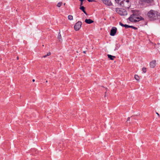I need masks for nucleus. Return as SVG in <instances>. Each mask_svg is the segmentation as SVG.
I'll return each instance as SVG.
<instances>
[{
  "label": "nucleus",
  "mask_w": 160,
  "mask_h": 160,
  "mask_svg": "<svg viewBox=\"0 0 160 160\" xmlns=\"http://www.w3.org/2000/svg\"><path fill=\"white\" fill-rule=\"evenodd\" d=\"M148 16L151 20H155L160 19V13L157 11L151 10L148 13Z\"/></svg>",
  "instance_id": "obj_1"
},
{
  "label": "nucleus",
  "mask_w": 160,
  "mask_h": 160,
  "mask_svg": "<svg viewBox=\"0 0 160 160\" xmlns=\"http://www.w3.org/2000/svg\"><path fill=\"white\" fill-rule=\"evenodd\" d=\"M128 19L131 22H136L141 20H144V18L138 15L136 13L134 12L131 15Z\"/></svg>",
  "instance_id": "obj_2"
},
{
  "label": "nucleus",
  "mask_w": 160,
  "mask_h": 160,
  "mask_svg": "<svg viewBox=\"0 0 160 160\" xmlns=\"http://www.w3.org/2000/svg\"><path fill=\"white\" fill-rule=\"evenodd\" d=\"M118 4L121 6L128 9L129 8L130 6L129 0H123L121 1Z\"/></svg>",
  "instance_id": "obj_3"
},
{
  "label": "nucleus",
  "mask_w": 160,
  "mask_h": 160,
  "mask_svg": "<svg viewBox=\"0 0 160 160\" xmlns=\"http://www.w3.org/2000/svg\"><path fill=\"white\" fill-rule=\"evenodd\" d=\"M116 11L117 13L122 16H125L127 14L126 10L124 9L117 8Z\"/></svg>",
  "instance_id": "obj_4"
},
{
  "label": "nucleus",
  "mask_w": 160,
  "mask_h": 160,
  "mask_svg": "<svg viewBox=\"0 0 160 160\" xmlns=\"http://www.w3.org/2000/svg\"><path fill=\"white\" fill-rule=\"evenodd\" d=\"M82 22L80 21H78L75 24L74 28L76 31L78 30L81 28L82 25Z\"/></svg>",
  "instance_id": "obj_5"
},
{
  "label": "nucleus",
  "mask_w": 160,
  "mask_h": 160,
  "mask_svg": "<svg viewBox=\"0 0 160 160\" xmlns=\"http://www.w3.org/2000/svg\"><path fill=\"white\" fill-rule=\"evenodd\" d=\"M117 31V28L115 27L112 28L110 32V35L112 36H114L116 34Z\"/></svg>",
  "instance_id": "obj_6"
},
{
  "label": "nucleus",
  "mask_w": 160,
  "mask_h": 160,
  "mask_svg": "<svg viewBox=\"0 0 160 160\" xmlns=\"http://www.w3.org/2000/svg\"><path fill=\"white\" fill-rule=\"evenodd\" d=\"M103 2L107 6H110L112 5L111 2L108 0H102Z\"/></svg>",
  "instance_id": "obj_7"
},
{
  "label": "nucleus",
  "mask_w": 160,
  "mask_h": 160,
  "mask_svg": "<svg viewBox=\"0 0 160 160\" xmlns=\"http://www.w3.org/2000/svg\"><path fill=\"white\" fill-rule=\"evenodd\" d=\"M156 61L155 60H153L150 63V66L151 68H153L155 67L156 65Z\"/></svg>",
  "instance_id": "obj_8"
},
{
  "label": "nucleus",
  "mask_w": 160,
  "mask_h": 160,
  "mask_svg": "<svg viewBox=\"0 0 160 160\" xmlns=\"http://www.w3.org/2000/svg\"><path fill=\"white\" fill-rule=\"evenodd\" d=\"M85 22L86 23L88 24H91L93 22V21L90 19H85Z\"/></svg>",
  "instance_id": "obj_9"
},
{
  "label": "nucleus",
  "mask_w": 160,
  "mask_h": 160,
  "mask_svg": "<svg viewBox=\"0 0 160 160\" xmlns=\"http://www.w3.org/2000/svg\"><path fill=\"white\" fill-rule=\"evenodd\" d=\"M108 58H109L111 60H113L114 59V58H115V57L114 56H112L111 55L108 54Z\"/></svg>",
  "instance_id": "obj_10"
},
{
  "label": "nucleus",
  "mask_w": 160,
  "mask_h": 160,
  "mask_svg": "<svg viewBox=\"0 0 160 160\" xmlns=\"http://www.w3.org/2000/svg\"><path fill=\"white\" fill-rule=\"evenodd\" d=\"M61 38L62 37L60 33V32H59V33L58 34V38L60 41H61L62 40Z\"/></svg>",
  "instance_id": "obj_11"
},
{
  "label": "nucleus",
  "mask_w": 160,
  "mask_h": 160,
  "mask_svg": "<svg viewBox=\"0 0 160 160\" xmlns=\"http://www.w3.org/2000/svg\"><path fill=\"white\" fill-rule=\"evenodd\" d=\"M143 1L147 3H150L152 2L153 0H142Z\"/></svg>",
  "instance_id": "obj_12"
},
{
  "label": "nucleus",
  "mask_w": 160,
  "mask_h": 160,
  "mask_svg": "<svg viewBox=\"0 0 160 160\" xmlns=\"http://www.w3.org/2000/svg\"><path fill=\"white\" fill-rule=\"evenodd\" d=\"M68 18L69 20H73V16L71 15H69L68 16Z\"/></svg>",
  "instance_id": "obj_13"
},
{
  "label": "nucleus",
  "mask_w": 160,
  "mask_h": 160,
  "mask_svg": "<svg viewBox=\"0 0 160 160\" xmlns=\"http://www.w3.org/2000/svg\"><path fill=\"white\" fill-rule=\"evenodd\" d=\"M62 2H60L57 4V6L58 7H60L62 5Z\"/></svg>",
  "instance_id": "obj_14"
},
{
  "label": "nucleus",
  "mask_w": 160,
  "mask_h": 160,
  "mask_svg": "<svg viewBox=\"0 0 160 160\" xmlns=\"http://www.w3.org/2000/svg\"><path fill=\"white\" fill-rule=\"evenodd\" d=\"M134 78L137 80H138H138L139 79V76L137 75H135Z\"/></svg>",
  "instance_id": "obj_15"
},
{
  "label": "nucleus",
  "mask_w": 160,
  "mask_h": 160,
  "mask_svg": "<svg viewBox=\"0 0 160 160\" xmlns=\"http://www.w3.org/2000/svg\"><path fill=\"white\" fill-rule=\"evenodd\" d=\"M79 8L82 11H83V10L85 9V8L83 6H80V7Z\"/></svg>",
  "instance_id": "obj_16"
},
{
  "label": "nucleus",
  "mask_w": 160,
  "mask_h": 160,
  "mask_svg": "<svg viewBox=\"0 0 160 160\" xmlns=\"http://www.w3.org/2000/svg\"><path fill=\"white\" fill-rule=\"evenodd\" d=\"M142 70L143 72L145 73L146 72V68H143L142 69Z\"/></svg>",
  "instance_id": "obj_17"
},
{
  "label": "nucleus",
  "mask_w": 160,
  "mask_h": 160,
  "mask_svg": "<svg viewBox=\"0 0 160 160\" xmlns=\"http://www.w3.org/2000/svg\"><path fill=\"white\" fill-rule=\"evenodd\" d=\"M51 54V53L50 52H48L47 55H44L43 56L44 58H46L47 56H49Z\"/></svg>",
  "instance_id": "obj_18"
},
{
  "label": "nucleus",
  "mask_w": 160,
  "mask_h": 160,
  "mask_svg": "<svg viewBox=\"0 0 160 160\" xmlns=\"http://www.w3.org/2000/svg\"><path fill=\"white\" fill-rule=\"evenodd\" d=\"M124 27H125L126 28H128L130 27V26L128 25L127 24H125Z\"/></svg>",
  "instance_id": "obj_19"
},
{
  "label": "nucleus",
  "mask_w": 160,
  "mask_h": 160,
  "mask_svg": "<svg viewBox=\"0 0 160 160\" xmlns=\"http://www.w3.org/2000/svg\"><path fill=\"white\" fill-rule=\"evenodd\" d=\"M130 28H132L133 29H135V30H136V29H137V28L135 27H134L132 26H130Z\"/></svg>",
  "instance_id": "obj_20"
},
{
  "label": "nucleus",
  "mask_w": 160,
  "mask_h": 160,
  "mask_svg": "<svg viewBox=\"0 0 160 160\" xmlns=\"http://www.w3.org/2000/svg\"><path fill=\"white\" fill-rule=\"evenodd\" d=\"M79 0L81 1L80 6H82L83 4V2L85 0Z\"/></svg>",
  "instance_id": "obj_21"
},
{
  "label": "nucleus",
  "mask_w": 160,
  "mask_h": 160,
  "mask_svg": "<svg viewBox=\"0 0 160 160\" xmlns=\"http://www.w3.org/2000/svg\"><path fill=\"white\" fill-rule=\"evenodd\" d=\"M119 23L120 25H121V26H122V27H124L125 24H123L121 22H120Z\"/></svg>",
  "instance_id": "obj_22"
},
{
  "label": "nucleus",
  "mask_w": 160,
  "mask_h": 160,
  "mask_svg": "<svg viewBox=\"0 0 160 160\" xmlns=\"http://www.w3.org/2000/svg\"><path fill=\"white\" fill-rule=\"evenodd\" d=\"M115 1L117 3H119V2H121V0H115Z\"/></svg>",
  "instance_id": "obj_23"
},
{
  "label": "nucleus",
  "mask_w": 160,
  "mask_h": 160,
  "mask_svg": "<svg viewBox=\"0 0 160 160\" xmlns=\"http://www.w3.org/2000/svg\"><path fill=\"white\" fill-rule=\"evenodd\" d=\"M86 15H87V13L85 11V9L83 10V11H82Z\"/></svg>",
  "instance_id": "obj_24"
},
{
  "label": "nucleus",
  "mask_w": 160,
  "mask_h": 160,
  "mask_svg": "<svg viewBox=\"0 0 160 160\" xmlns=\"http://www.w3.org/2000/svg\"><path fill=\"white\" fill-rule=\"evenodd\" d=\"M130 120V118L129 117H128L127 119V121H129Z\"/></svg>",
  "instance_id": "obj_25"
},
{
  "label": "nucleus",
  "mask_w": 160,
  "mask_h": 160,
  "mask_svg": "<svg viewBox=\"0 0 160 160\" xmlns=\"http://www.w3.org/2000/svg\"><path fill=\"white\" fill-rule=\"evenodd\" d=\"M88 1L89 2H92V1H94L93 0H88Z\"/></svg>",
  "instance_id": "obj_26"
},
{
  "label": "nucleus",
  "mask_w": 160,
  "mask_h": 160,
  "mask_svg": "<svg viewBox=\"0 0 160 160\" xmlns=\"http://www.w3.org/2000/svg\"><path fill=\"white\" fill-rule=\"evenodd\" d=\"M156 114L159 117V113H158L157 112H156Z\"/></svg>",
  "instance_id": "obj_27"
},
{
  "label": "nucleus",
  "mask_w": 160,
  "mask_h": 160,
  "mask_svg": "<svg viewBox=\"0 0 160 160\" xmlns=\"http://www.w3.org/2000/svg\"><path fill=\"white\" fill-rule=\"evenodd\" d=\"M116 46L117 47H118L119 46V45H118V44H116Z\"/></svg>",
  "instance_id": "obj_28"
},
{
  "label": "nucleus",
  "mask_w": 160,
  "mask_h": 160,
  "mask_svg": "<svg viewBox=\"0 0 160 160\" xmlns=\"http://www.w3.org/2000/svg\"><path fill=\"white\" fill-rule=\"evenodd\" d=\"M83 52L84 53H86V51H84Z\"/></svg>",
  "instance_id": "obj_29"
},
{
  "label": "nucleus",
  "mask_w": 160,
  "mask_h": 160,
  "mask_svg": "<svg viewBox=\"0 0 160 160\" xmlns=\"http://www.w3.org/2000/svg\"><path fill=\"white\" fill-rule=\"evenodd\" d=\"M117 49H118L117 48H115L114 49V51H115L116 50H117Z\"/></svg>",
  "instance_id": "obj_30"
},
{
  "label": "nucleus",
  "mask_w": 160,
  "mask_h": 160,
  "mask_svg": "<svg viewBox=\"0 0 160 160\" xmlns=\"http://www.w3.org/2000/svg\"><path fill=\"white\" fill-rule=\"evenodd\" d=\"M32 82H34L35 81V80L34 79H33L32 80Z\"/></svg>",
  "instance_id": "obj_31"
},
{
  "label": "nucleus",
  "mask_w": 160,
  "mask_h": 160,
  "mask_svg": "<svg viewBox=\"0 0 160 160\" xmlns=\"http://www.w3.org/2000/svg\"><path fill=\"white\" fill-rule=\"evenodd\" d=\"M106 92H105V97H106Z\"/></svg>",
  "instance_id": "obj_32"
},
{
  "label": "nucleus",
  "mask_w": 160,
  "mask_h": 160,
  "mask_svg": "<svg viewBox=\"0 0 160 160\" xmlns=\"http://www.w3.org/2000/svg\"><path fill=\"white\" fill-rule=\"evenodd\" d=\"M17 59H18V57H17Z\"/></svg>",
  "instance_id": "obj_33"
},
{
  "label": "nucleus",
  "mask_w": 160,
  "mask_h": 160,
  "mask_svg": "<svg viewBox=\"0 0 160 160\" xmlns=\"http://www.w3.org/2000/svg\"><path fill=\"white\" fill-rule=\"evenodd\" d=\"M65 4H66V3H64V5H65Z\"/></svg>",
  "instance_id": "obj_34"
},
{
  "label": "nucleus",
  "mask_w": 160,
  "mask_h": 160,
  "mask_svg": "<svg viewBox=\"0 0 160 160\" xmlns=\"http://www.w3.org/2000/svg\"><path fill=\"white\" fill-rule=\"evenodd\" d=\"M46 82H48V81H46Z\"/></svg>",
  "instance_id": "obj_35"
}]
</instances>
